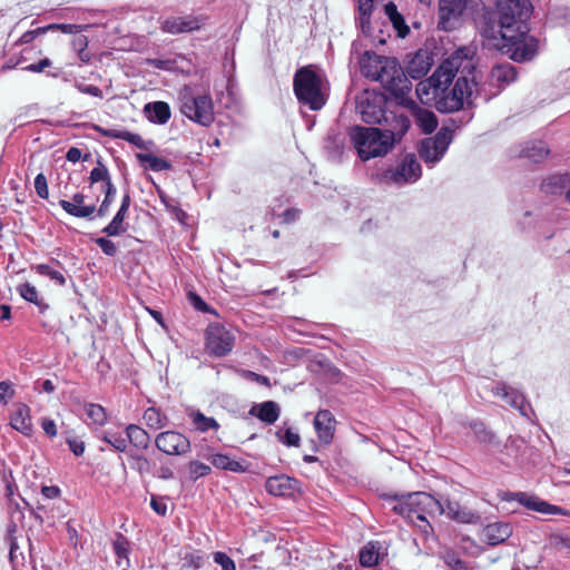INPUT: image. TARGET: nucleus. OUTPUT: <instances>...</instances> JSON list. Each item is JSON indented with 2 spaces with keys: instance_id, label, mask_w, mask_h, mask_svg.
<instances>
[{
  "instance_id": "nucleus-1",
  "label": "nucleus",
  "mask_w": 570,
  "mask_h": 570,
  "mask_svg": "<svg viewBox=\"0 0 570 570\" xmlns=\"http://www.w3.org/2000/svg\"><path fill=\"white\" fill-rule=\"evenodd\" d=\"M474 50L463 47L446 58L433 75L416 87V95L423 105L434 106L438 109V101L443 85H451L458 72L471 71L474 68Z\"/></svg>"
},
{
  "instance_id": "nucleus-2",
  "label": "nucleus",
  "mask_w": 570,
  "mask_h": 570,
  "mask_svg": "<svg viewBox=\"0 0 570 570\" xmlns=\"http://www.w3.org/2000/svg\"><path fill=\"white\" fill-rule=\"evenodd\" d=\"M488 45L517 62L532 60L539 51V41L529 35L524 26L500 29L498 36L488 37Z\"/></svg>"
},
{
  "instance_id": "nucleus-3",
  "label": "nucleus",
  "mask_w": 570,
  "mask_h": 570,
  "mask_svg": "<svg viewBox=\"0 0 570 570\" xmlns=\"http://www.w3.org/2000/svg\"><path fill=\"white\" fill-rule=\"evenodd\" d=\"M293 88L297 100L311 110H320L326 102L323 76L312 65L296 70Z\"/></svg>"
},
{
  "instance_id": "nucleus-4",
  "label": "nucleus",
  "mask_w": 570,
  "mask_h": 570,
  "mask_svg": "<svg viewBox=\"0 0 570 570\" xmlns=\"http://www.w3.org/2000/svg\"><path fill=\"white\" fill-rule=\"evenodd\" d=\"M393 509L417 525L422 532L429 533L431 525L425 514H439V511L443 510V504L425 492H414L399 501Z\"/></svg>"
},
{
  "instance_id": "nucleus-5",
  "label": "nucleus",
  "mask_w": 570,
  "mask_h": 570,
  "mask_svg": "<svg viewBox=\"0 0 570 570\" xmlns=\"http://www.w3.org/2000/svg\"><path fill=\"white\" fill-rule=\"evenodd\" d=\"M392 136L376 127H353L350 138L362 160L386 155L392 148Z\"/></svg>"
},
{
  "instance_id": "nucleus-6",
  "label": "nucleus",
  "mask_w": 570,
  "mask_h": 570,
  "mask_svg": "<svg viewBox=\"0 0 570 570\" xmlns=\"http://www.w3.org/2000/svg\"><path fill=\"white\" fill-rule=\"evenodd\" d=\"M474 68L471 71L460 72L454 86H441L442 95L438 101V110L441 112H453L460 110L465 105H472L473 97L476 94V82L473 76Z\"/></svg>"
},
{
  "instance_id": "nucleus-7",
  "label": "nucleus",
  "mask_w": 570,
  "mask_h": 570,
  "mask_svg": "<svg viewBox=\"0 0 570 570\" xmlns=\"http://www.w3.org/2000/svg\"><path fill=\"white\" fill-rule=\"evenodd\" d=\"M180 112L194 122L209 126L214 121V105L210 95L195 94L190 87L179 91Z\"/></svg>"
},
{
  "instance_id": "nucleus-8",
  "label": "nucleus",
  "mask_w": 570,
  "mask_h": 570,
  "mask_svg": "<svg viewBox=\"0 0 570 570\" xmlns=\"http://www.w3.org/2000/svg\"><path fill=\"white\" fill-rule=\"evenodd\" d=\"M422 175L421 165L413 154L405 155L395 166L385 169L381 176V183L391 186H404L413 184Z\"/></svg>"
},
{
  "instance_id": "nucleus-9",
  "label": "nucleus",
  "mask_w": 570,
  "mask_h": 570,
  "mask_svg": "<svg viewBox=\"0 0 570 570\" xmlns=\"http://www.w3.org/2000/svg\"><path fill=\"white\" fill-rule=\"evenodd\" d=\"M383 66L375 81H380L384 88L394 96H404L410 90V82L397 61L384 57Z\"/></svg>"
},
{
  "instance_id": "nucleus-10",
  "label": "nucleus",
  "mask_w": 570,
  "mask_h": 570,
  "mask_svg": "<svg viewBox=\"0 0 570 570\" xmlns=\"http://www.w3.org/2000/svg\"><path fill=\"white\" fill-rule=\"evenodd\" d=\"M385 98L382 94L373 90H364L356 97V111L367 124H382L386 117L383 106Z\"/></svg>"
},
{
  "instance_id": "nucleus-11",
  "label": "nucleus",
  "mask_w": 570,
  "mask_h": 570,
  "mask_svg": "<svg viewBox=\"0 0 570 570\" xmlns=\"http://www.w3.org/2000/svg\"><path fill=\"white\" fill-rule=\"evenodd\" d=\"M452 141V130L441 128L434 137L422 140L419 154L429 166H434L444 156Z\"/></svg>"
},
{
  "instance_id": "nucleus-12",
  "label": "nucleus",
  "mask_w": 570,
  "mask_h": 570,
  "mask_svg": "<svg viewBox=\"0 0 570 570\" xmlns=\"http://www.w3.org/2000/svg\"><path fill=\"white\" fill-rule=\"evenodd\" d=\"M500 13V29L515 28L523 26L529 18L531 6L528 0H497Z\"/></svg>"
},
{
  "instance_id": "nucleus-13",
  "label": "nucleus",
  "mask_w": 570,
  "mask_h": 570,
  "mask_svg": "<svg viewBox=\"0 0 570 570\" xmlns=\"http://www.w3.org/2000/svg\"><path fill=\"white\" fill-rule=\"evenodd\" d=\"M235 337L230 331L220 324H210L207 328L206 346L210 354L224 356L234 346Z\"/></svg>"
},
{
  "instance_id": "nucleus-14",
  "label": "nucleus",
  "mask_w": 570,
  "mask_h": 570,
  "mask_svg": "<svg viewBox=\"0 0 570 570\" xmlns=\"http://www.w3.org/2000/svg\"><path fill=\"white\" fill-rule=\"evenodd\" d=\"M470 0H440L439 27L445 31L455 29Z\"/></svg>"
},
{
  "instance_id": "nucleus-15",
  "label": "nucleus",
  "mask_w": 570,
  "mask_h": 570,
  "mask_svg": "<svg viewBox=\"0 0 570 570\" xmlns=\"http://www.w3.org/2000/svg\"><path fill=\"white\" fill-rule=\"evenodd\" d=\"M156 448L168 455H184L190 451L189 440L176 431L159 433L155 439Z\"/></svg>"
},
{
  "instance_id": "nucleus-16",
  "label": "nucleus",
  "mask_w": 570,
  "mask_h": 570,
  "mask_svg": "<svg viewBox=\"0 0 570 570\" xmlns=\"http://www.w3.org/2000/svg\"><path fill=\"white\" fill-rule=\"evenodd\" d=\"M500 499L507 502L517 501L519 504L530 510L544 514H558L561 511L559 507L541 501L537 497L525 492H502L500 493Z\"/></svg>"
},
{
  "instance_id": "nucleus-17",
  "label": "nucleus",
  "mask_w": 570,
  "mask_h": 570,
  "mask_svg": "<svg viewBox=\"0 0 570 570\" xmlns=\"http://www.w3.org/2000/svg\"><path fill=\"white\" fill-rule=\"evenodd\" d=\"M491 391L494 396L502 399L507 404L518 410L522 415H528L529 404L527 403L524 395L519 390L500 382L492 386Z\"/></svg>"
},
{
  "instance_id": "nucleus-18",
  "label": "nucleus",
  "mask_w": 570,
  "mask_h": 570,
  "mask_svg": "<svg viewBox=\"0 0 570 570\" xmlns=\"http://www.w3.org/2000/svg\"><path fill=\"white\" fill-rule=\"evenodd\" d=\"M9 424L24 436H31L35 428L30 407L22 403L16 404L10 412Z\"/></svg>"
},
{
  "instance_id": "nucleus-19",
  "label": "nucleus",
  "mask_w": 570,
  "mask_h": 570,
  "mask_svg": "<svg viewBox=\"0 0 570 570\" xmlns=\"http://www.w3.org/2000/svg\"><path fill=\"white\" fill-rule=\"evenodd\" d=\"M202 21L195 17H170L161 21V30L167 33L177 35L199 29Z\"/></svg>"
},
{
  "instance_id": "nucleus-20",
  "label": "nucleus",
  "mask_w": 570,
  "mask_h": 570,
  "mask_svg": "<svg viewBox=\"0 0 570 570\" xmlns=\"http://www.w3.org/2000/svg\"><path fill=\"white\" fill-rule=\"evenodd\" d=\"M265 489L275 497H289L297 491L298 482L293 478L282 474L268 478Z\"/></svg>"
},
{
  "instance_id": "nucleus-21",
  "label": "nucleus",
  "mask_w": 570,
  "mask_h": 570,
  "mask_svg": "<svg viewBox=\"0 0 570 570\" xmlns=\"http://www.w3.org/2000/svg\"><path fill=\"white\" fill-rule=\"evenodd\" d=\"M512 525L509 522L498 521L485 525L481 538L490 546H498L508 540L512 534Z\"/></svg>"
},
{
  "instance_id": "nucleus-22",
  "label": "nucleus",
  "mask_w": 570,
  "mask_h": 570,
  "mask_svg": "<svg viewBox=\"0 0 570 570\" xmlns=\"http://www.w3.org/2000/svg\"><path fill=\"white\" fill-rule=\"evenodd\" d=\"M335 423V417L330 411L321 410L316 413L314 429L322 443L328 444L333 440Z\"/></svg>"
},
{
  "instance_id": "nucleus-23",
  "label": "nucleus",
  "mask_w": 570,
  "mask_h": 570,
  "mask_svg": "<svg viewBox=\"0 0 570 570\" xmlns=\"http://www.w3.org/2000/svg\"><path fill=\"white\" fill-rule=\"evenodd\" d=\"M386 124V127L382 129L384 134L391 135L392 137V146L394 147L395 142L400 141L402 137L405 135L410 127V121L404 115H396L393 112H386V117L383 118V121Z\"/></svg>"
},
{
  "instance_id": "nucleus-24",
  "label": "nucleus",
  "mask_w": 570,
  "mask_h": 570,
  "mask_svg": "<svg viewBox=\"0 0 570 570\" xmlns=\"http://www.w3.org/2000/svg\"><path fill=\"white\" fill-rule=\"evenodd\" d=\"M199 456L207 459L214 466L236 473H243L248 470L249 464L245 461H237L227 454L222 453H203Z\"/></svg>"
},
{
  "instance_id": "nucleus-25",
  "label": "nucleus",
  "mask_w": 570,
  "mask_h": 570,
  "mask_svg": "<svg viewBox=\"0 0 570 570\" xmlns=\"http://www.w3.org/2000/svg\"><path fill=\"white\" fill-rule=\"evenodd\" d=\"M439 514H445L450 519L460 522V523H478L480 521V515L464 507H461L458 502L448 501L445 505H443V510L439 511Z\"/></svg>"
},
{
  "instance_id": "nucleus-26",
  "label": "nucleus",
  "mask_w": 570,
  "mask_h": 570,
  "mask_svg": "<svg viewBox=\"0 0 570 570\" xmlns=\"http://www.w3.org/2000/svg\"><path fill=\"white\" fill-rule=\"evenodd\" d=\"M517 78L515 68L510 63L498 65L490 72V85L497 88L495 95L507 85L513 82Z\"/></svg>"
},
{
  "instance_id": "nucleus-27",
  "label": "nucleus",
  "mask_w": 570,
  "mask_h": 570,
  "mask_svg": "<svg viewBox=\"0 0 570 570\" xmlns=\"http://www.w3.org/2000/svg\"><path fill=\"white\" fill-rule=\"evenodd\" d=\"M85 196L77 193L72 196V200H60V206L70 215L79 218H86L94 214L96 207L94 205H83Z\"/></svg>"
},
{
  "instance_id": "nucleus-28",
  "label": "nucleus",
  "mask_w": 570,
  "mask_h": 570,
  "mask_svg": "<svg viewBox=\"0 0 570 570\" xmlns=\"http://www.w3.org/2000/svg\"><path fill=\"white\" fill-rule=\"evenodd\" d=\"M144 114L149 121L163 125L170 118V108L164 101L149 102L145 105Z\"/></svg>"
},
{
  "instance_id": "nucleus-29",
  "label": "nucleus",
  "mask_w": 570,
  "mask_h": 570,
  "mask_svg": "<svg viewBox=\"0 0 570 570\" xmlns=\"http://www.w3.org/2000/svg\"><path fill=\"white\" fill-rule=\"evenodd\" d=\"M249 413L267 424H273L278 420L281 409L276 402L266 401L255 405Z\"/></svg>"
},
{
  "instance_id": "nucleus-30",
  "label": "nucleus",
  "mask_w": 570,
  "mask_h": 570,
  "mask_svg": "<svg viewBox=\"0 0 570 570\" xmlns=\"http://www.w3.org/2000/svg\"><path fill=\"white\" fill-rule=\"evenodd\" d=\"M384 57L375 53L365 52L360 60L361 72L372 80H376L381 67L383 66Z\"/></svg>"
},
{
  "instance_id": "nucleus-31",
  "label": "nucleus",
  "mask_w": 570,
  "mask_h": 570,
  "mask_svg": "<svg viewBox=\"0 0 570 570\" xmlns=\"http://www.w3.org/2000/svg\"><path fill=\"white\" fill-rule=\"evenodd\" d=\"M549 155V148L543 141L535 140L527 142V145L520 149L518 156L527 158L533 163L543 160Z\"/></svg>"
},
{
  "instance_id": "nucleus-32",
  "label": "nucleus",
  "mask_w": 570,
  "mask_h": 570,
  "mask_svg": "<svg viewBox=\"0 0 570 570\" xmlns=\"http://www.w3.org/2000/svg\"><path fill=\"white\" fill-rule=\"evenodd\" d=\"M431 65L429 56L426 53L419 52L409 62L407 73L414 79H420L430 71Z\"/></svg>"
},
{
  "instance_id": "nucleus-33",
  "label": "nucleus",
  "mask_w": 570,
  "mask_h": 570,
  "mask_svg": "<svg viewBox=\"0 0 570 570\" xmlns=\"http://www.w3.org/2000/svg\"><path fill=\"white\" fill-rule=\"evenodd\" d=\"M127 440L137 449L145 450L150 444L149 434L140 426L129 424L126 428Z\"/></svg>"
},
{
  "instance_id": "nucleus-34",
  "label": "nucleus",
  "mask_w": 570,
  "mask_h": 570,
  "mask_svg": "<svg viewBox=\"0 0 570 570\" xmlns=\"http://www.w3.org/2000/svg\"><path fill=\"white\" fill-rule=\"evenodd\" d=\"M381 0H357L358 8V23L364 33H368L370 28V17L376 3Z\"/></svg>"
},
{
  "instance_id": "nucleus-35",
  "label": "nucleus",
  "mask_w": 570,
  "mask_h": 570,
  "mask_svg": "<svg viewBox=\"0 0 570 570\" xmlns=\"http://www.w3.org/2000/svg\"><path fill=\"white\" fill-rule=\"evenodd\" d=\"M385 13L389 17L390 21L392 22L394 29L397 32V36L401 38H404L410 29L405 24L403 17L397 12V8L393 2H389L385 4Z\"/></svg>"
},
{
  "instance_id": "nucleus-36",
  "label": "nucleus",
  "mask_w": 570,
  "mask_h": 570,
  "mask_svg": "<svg viewBox=\"0 0 570 570\" xmlns=\"http://www.w3.org/2000/svg\"><path fill=\"white\" fill-rule=\"evenodd\" d=\"M137 158L147 169L154 171H163L171 168V165L168 160L150 153L137 154Z\"/></svg>"
},
{
  "instance_id": "nucleus-37",
  "label": "nucleus",
  "mask_w": 570,
  "mask_h": 570,
  "mask_svg": "<svg viewBox=\"0 0 570 570\" xmlns=\"http://www.w3.org/2000/svg\"><path fill=\"white\" fill-rule=\"evenodd\" d=\"M415 120L419 127L426 134L432 132L438 126L436 116L426 109H417Z\"/></svg>"
},
{
  "instance_id": "nucleus-38",
  "label": "nucleus",
  "mask_w": 570,
  "mask_h": 570,
  "mask_svg": "<svg viewBox=\"0 0 570 570\" xmlns=\"http://www.w3.org/2000/svg\"><path fill=\"white\" fill-rule=\"evenodd\" d=\"M17 291L23 299H26L30 303H33L41 311H45L48 307L42 302V299H40L37 288L33 285H31L30 283H24V284L19 285Z\"/></svg>"
},
{
  "instance_id": "nucleus-39",
  "label": "nucleus",
  "mask_w": 570,
  "mask_h": 570,
  "mask_svg": "<svg viewBox=\"0 0 570 570\" xmlns=\"http://www.w3.org/2000/svg\"><path fill=\"white\" fill-rule=\"evenodd\" d=\"M379 562V547L376 542H368L360 552V563L363 567H373Z\"/></svg>"
},
{
  "instance_id": "nucleus-40",
  "label": "nucleus",
  "mask_w": 570,
  "mask_h": 570,
  "mask_svg": "<svg viewBox=\"0 0 570 570\" xmlns=\"http://www.w3.org/2000/svg\"><path fill=\"white\" fill-rule=\"evenodd\" d=\"M144 421L148 428L154 430H159L167 425V417L155 407H149L145 411Z\"/></svg>"
},
{
  "instance_id": "nucleus-41",
  "label": "nucleus",
  "mask_w": 570,
  "mask_h": 570,
  "mask_svg": "<svg viewBox=\"0 0 570 570\" xmlns=\"http://www.w3.org/2000/svg\"><path fill=\"white\" fill-rule=\"evenodd\" d=\"M557 187L567 189L566 199L570 204V178L566 176H553L543 184L546 191L557 193Z\"/></svg>"
},
{
  "instance_id": "nucleus-42",
  "label": "nucleus",
  "mask_w": 570,
  "mask_h": 570,
  "mask_svg": "<svg viewBox=\"0 0 570 570\" xmlns=\"http://www.w3.org/2000/svg\"><path fill=\"white\" fill-rule=\"evenodd\" d=\"M127 213L118 210L112 220L104 228L102 232L108 236H118L125 233L126 228L124 227L122 223Z\"/></svg>"
},
{
  "instance_id": "nucleus-43",
  "label": "nucleus",
  "mask_w": 570,
  "mask_h": 570,
  "mask_svg": "<svg viewBox=\"0 0 570 570\" xmlns=\"http://www.w3.org/2000/svg\"><path fill=\"white\" fill-rule=\"evenodd\" d=\"M189 479L193 481L198 480L199 478L206 476L212 472V468L203 463L198 460H191L187 465Z\"/></svg>"
},
{
  "instance_id": "nucleus-44",
  "label": "nucleus",
  "mask_w": 570,
  "mask_h": 570,
  "mask_svg": "<svg viewBox=\"0 0 570 570\" xmlns=\"http://www.w3.org/2000/svg\"><path fill=\"white\" fill-rule=\"evenodd\" d=\"M105 135L108 136V137L119 138V139L126 140L129 144H131V145H134L136 147H139V148H144L145 147V141L141 138V136L138 135V134H134V132H130V131L109 130V131H106Z\"/></svg>"
},
{
  "instance_id": "nucleus-45",
  "label": "nucleus",
  "mask_w": 570,
  "mask_h": 570,
  "mask_svg": "<svg viewBox=\"0 0 570 570\" xmlns=\"http://www.w3.org/2000/svg\"><path fill=\"white\" fill-rule=\"evenodd\" d=\"M193 423L200 432H206L210 429L217 430L219 424L213 417H207L200 412L193 413Z\"/></svg>"
},
{
  "instance_id": "nucleus-46",
  "label": "nucleus",
  "mask_w": 570,
  "mask_h": 570,
  "mask_svg": "<svg viewBox=\"0 0 570 570\" xmlns=\"http://www.w3.org/2000/svg\"><path fill=\"white\" fill-rule=\"evenodd\" d=\"M87 416L97 425H104L107 421L105 409L99 404H87L85 406Z\"/></svg>"
},
{
  "instance_id": "nucleus-47",
  "label": "nucleus",
  "mask_w": 570,
  "mask_h": 570,
  "mask_svg": "<svg viewBox=\"0 0 570 570\" xmlns=\"http://www.w3.org/2000/svg\"><path fill=\"white\" fill-rule=\"evenodd\" d=\"M442 558L444 563L451 570H471L469 564L464 560L460 559L453 551H446Z\"/></svg>"
},
{
  "instance_id": "nucleus-48",
  "label": "nucleus",
  "mask_w": 570,
  "mask_h": 570,
  "mask_svg": "<svg viewBox=\"0 0 570 570\" xmlns=\"http://www.w3.org/2000/svg\"><path fill=\"white\" fill-rule=\"evenodd\" d=\"M33 268L37 271L38 274L50 277L58 285L66 284V278H65L63 274L59 271L51 268L49 265L39 264V265L35 266Z\"/></svg>"
},
{
  "instance_id": "nucleus-49",
  "label": "nucleus",
  "mask_w": 570,
  "mask_h": 570,
  "mask_svg": "<svg viewBox=\"0 0 570 570\" xmlns=\"http://www.w3.org/2000/svg\"><path fill=\"white\" fill-rule=\"evenodd\" d=\"M102 440L117 451L125 452L127 449V438L118 433L105 432Z\"/></svg>"
},
{
  "instance_id": "nucleus-50",
  "label": "nucleus",
  "mask_w": 570,
  "mask_h": 570,
  "mask_svg": "<svg viewBox=\"0 0 570 570\" xmlns=\"http://www.w3.org/2000/svg\"><path fill=\"white\" fill-rule=\"evenodd\" d=\"M105 191V199L102 200L99 209H98V216H105L111 203L114 202L115 195H116V188L111 181H107V187L104 188Z\"/></svg>"
},
{
  "instance_id": "nucleus-51",
  "label": "nucleus",
  "mask_w": 570,
  "mask_h": 570,
  "mask_svg": "<svg viewBox=\"0 0 570 570\" xmlns=\"http://www.w3.org/2000/svg\"><path fill=\"white\" fill-rule=\"evenodd\" d=\"M89 178L91 184L102 181L104 188L107 187V181H111L107 167L100 161H98V165L91 170Z\"/></svg>"
},
{
  "instance_id": "nucleus-52",
  "label": "nucleus",
  "mask_w": 570,
  "mask_h": 570,
  "mask_svg": "<svg viewBox=\"0 0 570 570\" xmlns=\"http://www.w3.org/2000/svg\"><path fill=\"white\" fill-rule=\"evenodd\" d=\"M72 47L78 52L79 59L82 62H89L90 55L86 51L88 47V39L86 36L76 37L72 40Z\"/></svg>"
},
{
  "instance_id": "nucleus-53",
  "label": "nucleus",
  "mask_w": 570,
  "mask_h": 570,
  "mask_svg": "<svg viewBox=\"0 0 570 570\" xmlns=\"http://www.w3.org/2000/svg\"><path fill=\"white\" fill-rule=\"evenodd\" d=\"M277 436L282 443L287 446H298L301 436L297 432L292 429H286L284 432H278Z\"/></svg>"
},
{
  "instance_id": "nucleus-54",
  "label": "nucleus",
  "mask_w": 570,
  "mask_h": 570,
  "mask_svg": "<svg viewBox=\"0 0 570 570\" xmlns=\"http://www.w3.org/2000/svg\"><path fill=\"white\" fill-rule=\"evenodd\" d=\"M551 546L561 553H570V537L553 535L551 537Z\"/></svg>"
},
{
  "instance_id": "nucleus-55",
  "label": "nucleus",
  "mask_w": 570,
  "mask_h": 570,
  "mask_svg": "<svg viewBox=\"0 0 570 570\" xmlns=\"http://www.w3.org/2000/svg\"><path fill=\"white\" fill-rule=\"evenodd\" d=\"M129 460H130V464H131V468L136 471H138L139 473H145V472H148L149 471V461L142 456V455H139V454H130L129 455Z\"/></svg>"
},
{
  "instance_id": "nucleus-56",
  "label": "nucleus",
  "mask_w": 570,
  "mask_h": 570,
  "mask_svg": "<svg viewBox=\"0 0 570 570\" xmlns=\"http://www.w3.org/2000/svg\"><path fill=\"white\" fill-rule=\"evenodd\" d=\"M35 188L38 196L42 199H47L49 196L47 178L43 174H38L35 178Z\"/></svg>"
},
{
  "instance_id": "nucleus-57",
  "label": "nucleus",
  "mask_w": 570,
  "mask_h": 570,
  "mask_svg": "<svg viewBox=\"0 0 570 570\" xmlns=\"http://www.w3.org/2000/svg\"><path fill=\"white\" fill-rule=\"evenodd\" d=\"M214 561L222 567V570H236L235 562L225 552H215Z\"/></svg>"
},
{
  "instance_id": "nucleus-58",
  "label": "nucleus",
  "mask_w": 570,
  "mask_h": 570,
  "mask_svg": "<svg viewBox=\"0 0 570 570\" xmlns=\"http://www.w3.org/2000/svg\"><path fill=\"white\" fill-rule=\"evenodd\" d=\"M150 507L157 514L161 517L167 514V503L163 497L153 495L150 500Z\"/></svg>"
},
{
  "instance_id": "nucleus-59",
  "label": "nucleus",
  "mask_w": 570,
  "mask_h": 570,
  "mask_svg": "<svg viewBox=\"0 0 570 570\" xmlns=\"http://www.w3.org/2000/svg\"><path fill=\"white\" fill-rule=\"evenodd\" d=\"M183 560L184 567H193L195 569H198L203 564L202 556L193 552H186L185 556L183 557Z\"/></svg>"
},
{
  "instance_id": "nucleus-60",
  "label": "nucleus",
  "mask_w": 570,
  "mask_h": 570,
  "mask_svg": "<svg viewBox=\"0 0 570 570\" xmlns=\"http://www.w3.org/2000/svg\"><path fill=\"white\" fill-rule=\"evenodd\" d=\"M46 29H57L60 30L63 33H77L82 30V26L80 24H71V23H61V24H50Z\"/></svg>"
},
{
  "instance_id": "nucleus-61",
  "label": "nucleus",
  "mask_w": 570,
  "mask_h": 570,
  "mask_svg": "<svg viewBox=\"0 0 570 570\" xmlns=\"http://www.w3.org/2000/svg\"><path fill=\"white\" fill-rule=\"evenodd\" d=\"M97 245L101 248V250L109 256H114L117 253V247L114 242L100 237L96 239Z\"/></svg>"
},
{
  "instance_id": "nucleus-62",
  "label": "nucleus",
  "mask_w": 570,
  "mask_h": 570,
  "mask_svg": "<svg viewBox=\"0 0 570 570\" xmlns=\"http://www.w3.org/2000/svg\"><path fill=\"white\" fill-rule=\"evenodd\" d=\"M14 391L9 382H0V403H7L8 400L12 399Z\"/></svg>"
},
{
  "instance_id": "nucleus-63",
  "label": "nucleus",
  "mask_w": 570,
  "mask_h": 570,
  "mask_svg": "<svg viewBox=\"0 0 570 570\" xmlns=\"http://www.w3.org/2000/svg\"><path fill=\"white\" fill-rule=\"evenodd\" d=\"M188 301L189 303L197 309V311H200V312H207L208 311V306L207 304L202 299V297L199 295H197L196 293L194 292H189L188 295Z\"/></svg>"
},
{
  "instance_id": "nucleus-64",
  "label": "nucleus",
  "mask_w": 570,
  "mask_h": 570,
  "mask_svg": "<svg viewBox=\"0 0 570 570\" xmlns=\"http://www.w3.org/2000/svg\"><path fill=\"white\" fill-rule=\"evenodd\" d=\"M41 428L49 438H55L58 433L57 426L53 420L45 417L41 421Z\"/></svg>"
}]
</instances>
